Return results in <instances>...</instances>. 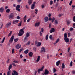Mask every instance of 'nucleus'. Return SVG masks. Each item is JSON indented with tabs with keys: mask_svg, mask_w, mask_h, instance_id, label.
<instances>
[{
	"mask_svg": "<svg viewBox=\"0 0 75 75\" xmlns=\"http://www.w3.org/2000/svg\"><path fill=\"white\" fill-rule=\"evenodd\" d=\"M65 42L67 43L69 42V38H67V33H65L64 34V39H63Z\"/></svg>",
	"mask_w": 75,
	"mask_h": 75,
	"instance_id": "1",
	"label": "nucleus"
},
{
	"mask_svg": "<svg viewBox=\"0 0 75 75\" xmlns=\"http://www.w3.org/2000/svg\"><path fill=\"white\" fill-rule=\"evenodd\" d=\"M24 30H23V29H21L19 31V34H18V36H21L22 35L24 34Z\"/></svg>",
	"mask_w": 75,
	"mask_h": 75,
	"instance_id": "2",
	"label": "nucleus"
},
{
	"mask_svg": "<svg viewBox=\"0 0 75 75\" xmlns=\"http://www.w3.org/2000/svg\"><path fill=\"white\" fill-rule=\"evenodd\" d=\"M29 36H30V34H29V33H26V37H25L24 38V42H26V40H27V39L28 38V37H29Z\"/></svg>",
	"mask_w": 75,
	"mask_h": 75,
	"instance_id": "3",
	"label": "nucleus"
},
{
	"mask_svg": "<svg viewBox=\"0 0 75 75\" xmlns=\"http://www.w3.org/2000/svg\"><path fill=\"white\" fill-rule=\"evenodd\" d=\"M14 17V14L13 13H10V15L8 16V17L9 18H13Z\"/></svg>",
	"mask_w": 75,
	"mask_h": 75,
	"instance_id": "4",
	"label": "nucleus"
},
{
	"mask_svg": "<svg viewBox=\"0 0 75 75\" xmlns=\"http://www.w3.org/2000/svg\"><path fill=\"white\" fill-rule=\"evenodd\" d=\"M44 70V66L42 67L40 69H38V74H40V71H42Z\"/></svg>",
	"mask_w": 75,
	"mask_h": 75,
	"instance_id": "5",
	"label": "nucleus"
},
{
	"mask_svg": "<svg viewBox=\"0 0 75 75\" xmlns=\"http://www.w3.org/2000/svg\"><path fill=\"white\" fill-rule=\"evenodd\" d=\"M42 52H45V49L43 47H42L41 50H40V53H42Z\"/></svg>",
	"mask_w": 75,
	"mask_h": 75,
	"instance_id": "6",
	"label": "nucleus"
},
{
	"mask_svg": "<svg viewBox=\"0 0 75 75\" xmlns=\"http://www.w3.org/2000/svg\"><path fill=\"white\" fill-rule=\"evenodd\" d=\"M55 31V29H54V28H52L51 29V30H50V33H54Z\"/></svg>",
	"mask_w": 75,
	"mask_h": 75,
	"instance_id": "7",
	"label": "nucleus"
},
{
	"mask_svg": "<svg viewBox=\"0 0 75 75\" xmlns=\"http://www.w3.org/2000/svg\"><path fill=\"white\" fill-rule=\"evenodd\" d=\"M12 75H18V73L16 71L13 70L12 74Z\"/></svg>",
	"mask_w": 75,
	"mask_h": 75,
	"instance_id": "8",
	"label": "nucleus"
},
{
	"mask_svg": "<svg viewBox=\"0 0 75 75\" xmlns=\"http://www.w3.org/2000/svg\"><path fill=\"white\" fill-rule=\"evenodd\" d=\"M20 5H18L16 6V10L18 12H19L20 11Z\"/></svg>",
	"mask_w": 75,
	"mask_h": 75,
	"instance_id": "9",
	"label": "nucleus"
},
{
	"mask_svg": "<svg viewBox=\"0 0 75 75\" xmlns=\"http://www.w3.org/2000/svg\"><path fill=\"white\" fill-rule=\"evenodd\" d=\"M10 25H11V22H10L7 23V24L6 25V27L8 28L10 27Z\"/></svg>",
	"mask_w": 75,
	"mask_h": 75,
	"instance_id": "10",
	"label": "nucleus"
},
{
	"mask_svg": "<svg viewBox=\"0 0 75 75\" xmlns=\"http://www.w3.org/2000/svg\"><path fill=\"white\" fill-rule=\"evenodd\" d=\"M18 20H14L13 21V22H12V23H13V24H16V23H18Z\"/></svg>",
	"mask_w": 75,
	"mask_h": 75,
	"instance_id": "11",
	"label": "nucleus"
},
{
	"mask_svg": "<svg viewBox=\"0 0 75 75\" xmlns=\"http://www.w3.org/2000/svg\"><path fill=\"white\" fill-rule=\"evenodd\" d=\"M36 4V3L35 2H33V4H32V5H31V9H34V7L35 6V4Z\"/></svg>",
	"mask_w": 75,
	"mask_h": 75,
	"instance_id": "12",
	"label": "nucleus"
},
{
	"mask_svg": "<svg viewBox=\"0 0 75 75\" xmlns=\"http://www.w3.org/2000/svg\"><path fill=\"white\" fill-rule=\"evenodd\" d=\"M16 49H19V48H21V45H20L19 44L16 45Z\"/></svg>",
	"mask_w": 75,
	"mask_h": 75,
	"instance_id": "13",
	"label": "nucleus"
},
{
	"mask_svg": "<svg viewBox=\"0 0 75 75\" xmlns=\"http://www.w3.org/2000/svg\"><path fill=\"white\" fill-rule=\"evenodd\" d=\"M14 37L12 36L10 38V40H9V42H11L13 40Z\"/></svg>",
	"mask_w": 75,
	"mask_h": 75,
	"instance_id": "14",
	"label": "nucleus"
},
{
	"mask_svg": "<svg viewBox=\"0 0 75 75\" xmlns=\"http://www.w3.org/2000/svg\"><path fill=\"white\" fill-rule=\"evenodd\" d=\"M49 74V71H47V70L45 69L44 72V74L48 75Z\"/></svg>",
	"mask_w": 75,
	"mask_h": 75,
	"instance_id": "15",
	"label": "nucleus"
},
{
	"mask_svg": "<svg viewBox=\"0 0 75 75\" xmlns=\"http://www.w3.org/2000/svg\"><path fill=\"white\" fill-rule=\"evenodd\" d=\"M44 20H45V22H47L48 21V20H49L48 19V17H45L44 18Z\"/></svg>",
	"mask_w": 75,
	"mask_h": 75,
	"instance_id": "16",
	"label": "nucleus"
},
{
	"mask_svg": "<svg viewBox=\"0 0 75 75\" xmlns=\"http://www.w3.org/2000/svg\"><path fill=\"white\" fill-rule=\"evenodd\" d=\"M71 23V21L70 20H67V25H69Z\"/></svg>",
	"mask_w": 75,
	"mask_h": 75,
	"instance_id": "17",
	"label": "nucleus"
},
{
	"mask_svg": "<svg viewBox=\"0 0 75 75\" xmlns=\"http://www.w3.org/2000/svg\"><path fill=\"white\" fill-rule=\"evenodd\" d=\"M40 24V22H38L37 23H36L35 24V27H38L39 26V25Z\"/></svg>",
	"mask_w": 75,
	"mask_h": 75,
	"instance_id": "18",
	"label": "nucleus"
},
{
	"mask_svg": "<svg viewBox=\"0 0 75 75\" xmlns=\"http://www.w3.org/2000/svg\"><path fill=\"white\" fill-rule=\"evenodd\" d=\"M60 63V61H58L57 62H56V66H58L59 65V63Z\"/></svg>",
	"mask_w": 75,
	"mask_h": 75,
	"instance_id": "19",
	"label": "nucleus"
},
{
	"mask_svg": "<svg viewBox=\"0 0 75 75\" xmlns=\"http://www.w3.org/2000/svg\"><path fill=\"white\" fill-rule=\"evenodd\" d=\"M59 41V38H58V39H57V40H56V42L53 43V44H54V45H56V43H58Z\"/></svg>",
	"mask_w": 75,
	"mask_h": 75,
	"instance_id": "20",
	"label": "nucleus"
},
{
	"mask_svg": "<svg viewBox=\"0 0 75 75\" xmlns=\"http://www.w3.org/2000/svg\"><path fill=\"white\" fill-rule=\"evenodd\" d=\"M4 11V9H3V7H2L1 8H0V12L3 13V12Z\"/></svg>",
	"mask_w": 75,
	"mask_h": 75,
	"instance_id": "21",
	"label": "nucleus"
},
{
	"mask_svg": "<svg viewBox=\"0 0 75 75\" xmlns=\"http://www.w3.org/2000/svg\"><path fill=\"white\" fill-rule=\"evenodd\" d=\"M31 3H32V0H28V4H29L30 5Z\"/></svg>",
	"mask_w": 75,
	"mask_h": 75,
	"instance_id": "22",
	"label": "nucleus"
},
{
	"mask_svg": "<svg viewBox=\"0 0 75 75\" xmlns=\"http://www.w3.org/2000/svg\"><path fill=\"white\" fill-rule=\"evenodd\" d=\"M33 56V53L32 52H30V53H29V56L30 57H31Z\"/></svg>",
	"mask_w": 75,
	"mask_h": 75,
	"instance_id": "23",
	"label": "nucleus"
},
{
	"mask_svg": "<svg viewBox=\"0 0 75 75\" xmlns=\"http://www.w3.org/2000/svg\"><path fill=\"white\" fill-rule=\"evenodd\" d=\"M28 51L29 50H25V51L24 52V53L25 54H26L28 53Z\"/></svg>",
	"mask_w": 75,
	"mask_h": 75,
	"instance_id": "24",
	"label": "nucleus"
},
{
	"mask_svg": "<svg viewBox=\"0 0 75 75\" xmlns=\"http://www.w3.org/2000/svg\"><path fill=\"white\" fill-rule=\"evenodd\" d=\"M62 68L63 69L65 68V64H64V63L62 64Z\"/></svg>",
	"mask_w": 75,
	"mask_h": 75,
	"instance_id": "25",
	"label": "nucleus"
},
{
	"mask_svg": "<svg viewBox=\"0 0 75 75\" xmlns=\"http://www.w3.org/2000/svg\"><path fill=\"white\" fill-rule=\"evenodd\" d=\"M10 10L8 8L7 9H6V13H8L10 12Z\"/></svg>",
	"mask_w": 75,
	"mask_h": 75,
	"instance_id": "26",
	"label": "nucleus"
},
{
	"mask_svg": "<svg viewBox=\"0 0 75 75\" xmlns=\"http://www.w3.org/2000/svg\"><path fill=\"white\" fill-rule=\"evenodd\" d=\"M55 20V18H54L53 17L52 18V19H51V21H51V23H52L54 21H54Z\"/></svg>",
	"mask_w": 75,
	"mask_h": 75,
	"instance_id": "27",
	"label": "nucleus"
},
{
	"mask_svg": "<svg viewBox=\"0 0 75 75\" xmlns=\"http://www.w3.org/2000/svg\"><path fill=\"white\" fill-rule=\"evenodd\" d=\"M26 21V16H25L24 17V22H25V21Z\"/></svg>",
	"mask_w": 75,
	"mask_h": 75,
	"instance_id": "28",
	"label": "nucleus"
},
{
	"mask_svg": "<svg viewBox=\"0 0 75 75\" xmlns=\"http://www.w3.org/2000/svg\"><path fill=\"white\" fill-rule=\"evenodd\" d=\"M40 59V56L38 57V58H37V62H39Z\"/></svg>",
	"mask_w": 75,
	"mask_h": 75,
	"instance_id": "29",
	"label": "nucleus"
},
{
	"mask_svg": "<svg viewBox=\"0 0 75 75\" xmlns=\"http://www.w3.org/2000/svg\"><path fill=\"white\" fill-rule=\"evenodd\" d=\"M12 67V66H11V64L9 66V67H8V70H10V69Z\"/></svg>",
	"mask_w": 75,
	"mask_h": 75,
	"instance_id": "30",
	"label": "nucleus"
},
{
	"mask_svg": "<svg viewBox=\"0 0 75 75\" xmlns=\"http://www.w3.org/2000/svg\"><path fill=\"white\" fill-rule=\"evenodd\" d=\"M12 33V32L11 31H10V33L8 34V37H9L11 35V33Z\"/></svg>",
	"mask_w": 75,
	"mask_h": 75,
	"instance_id": "31",
	"label": "nucleus"
},
{
	"mask_svg": "<svg viewBox=\"0 0 75 75\" xmlns=\"http://www.w3.org/2000/svg\"><path fill=\"white\" fill-rule=\"evenodd\" d=\"M53 73H54L56 72V69H55V68H53Z\"/></svg>",
	"mask_w": 75,
	"mask_h": 75,
	"instance_id": "32",
	"label": "nucleus"
},
{
	"mask_svg": "<svg viewBox=\"0 0 75 75\" xmlns=\"http://www.w3.org/2000/svg\"><path fill=\"white\" fill-rule=\"evenodd\" d=\"M18 40V38H16V39H14V42L15 43Z\"/></svg>",
	"mask_w": 75,
	"mask_h": 75,
	"instance_id": "33",
	"label": "nucleus"
},
{
	"mask_svg": "<svg viewBox=\"0 0 75 75\" xmlns=\"http://www.w3.org/2000/svg\"><path fill=\"white\" fill-rule=\"evenodd\" d=\"M41 45V43L40 42H38L37 44V46L39 47Z\"/></svg>",
	"mask_w": 75,
	"mask_h": 75,
	"instance_id": "34",
	"label": "nucleus"
},
{
	"mask_svg": "<svg viewBox=\"0 0 75 75\" xmlns=\"http://www.w3.org/2000/svg\"><path fill=\"white\" fill-rule=\"evenodd\" d=\"M49 35L47 34V35H46V36L45 37V39L46 40H47L48 39V36Z\"/></svg>",
	"mask_w": 75,
	"mask_h": 75,
	"instance_id": "35",
	"label": "nucleus"
},
{
	"mask_svg": "<svg viewBox=\"0 0 75 75\" xmlns=\"http://www.w3.org/2000/svg\"><path fill=\"white\" fill-rule=\"evenodd\" d=\"M30 44V41H29L27 42V43H26V45H29Z\"/></svg>",
	"mask_w": 75,
	"mask_h": 75,
	"instance_id": "36",
	"label": "nucleus"
},
{
	"mask_svg": "<svg viewBox=\"0 0 75 75\" xmlns=\"http://www.w3.org/2000/svg\"><path fill=\"white\" fill-rule=\"evenodd\" d=\"M72 0L70 1V3H69V6H71L72 5Z\"/></svg>",
	"mask_w": 75,
	"mask_h": 75,
	"instance_id": "37",
	"label": "nucleus"
},
{
	"mask_svg": "<svg viewBox=\"0 0 75 75\" xmlns=\"http://www.w3.org/2000/svg\"><path fill=\"white\" fill-rule=\"evenodd\" d=\"M73 21L75 22V16H74V17H73Z\"/></svg>",
	"mask_w": 75,
	"mask_h": 75,
	"instance_id": "38",
	"label": "nucleus"
},
{
	"mask_svg": "<svg viewBox=\"0 0 75 75\" xmlns=\"http://www.w3.org/2000/svg\"><path fill=\"white\" fill-rule=\"evenodd\" d=\"M5 39V37H4V38H3L2 41H1V42L2 43H3V42H4V39Z\"/></svg>",
	"mask_w": 75,
	"mask_h": 75,
	"instance_id": "39",
	"label": "nucleus"
},
{
	"mask_svg": "<svg viewBox=\"0 0 75 75\" xmlns=\"http://www.w3.org/2000/svg\"><path fill=\"white\" fill-rule=\"evenodd\" d=\"M72 61H71L70 63V66L72 67Z\"/></svg>",
	"mask_w": 75,
	"mask_h": 75,
	"instance_id": "40",
	"label": "nucleus"
},
{
	"mask_svg": "<svg viewBox=\"0 0 75 75\" xmlns=\"http://www.w3.org/2000/svg\"><path fill=\"white\" fill-rule=\"evenodd\" d=\"M21 21L20 22V23L19 24V25H18V27H20L21 26Z\"/></svg>",
	"mask_w": 75,
	"mask_h": 75,
	"instance_id": "41",
	"label": "nucleus"
},
{
	"mask_svg": "<svg viewBox=\"0 0 75 75\" xmlns=\"http://www.w3.org/2000/svg\"><path fill=\"white\" fill-rule=\"evenodd\" d=\"M52 2L53 1H50V5H52Z\"/></svg>",
	"mask_w": 75,
	"mask_h": 75,
	"instance_id": "42",
	"label": "nucleus"
},
{
	"mask_svg": "<svg viewBox=\"0 0 75 75\" xmlns=\"http://www.w3.org/2000/svg\"><path fill=\"white\" fill-rule=\"evenodd\" d=\"M73 30V28H70V31H72V30Z\"/></svg>",
	"mask_w": 75,
	"mask_h": 75,
	"instance_id": "43",
	"label": "nucleus"
},
{
	"mask_svg": "<svg viewBox=\"0 0 75 75\" xmlns=\"http://www.w3.org/2000/svg\"><path fill=\"white\" fill-rule=\"evenodd\" d=\"M51 23H50L49 25V28H51Z\"/></svg>",
	"mask_w": 75,
	"mask_h": 75,
	"instance_id": "44",
	"label": "nucleus"
},
{
	"mask_svg": "<svg viewBox=\"0 0 75 75\" xmlns=\"http://www.w3.org/2000/svg\"><path fill=\"white\" fill-rule=\"evenodd\" d=\"M10 71H8V72H7V75H10Z\"/></svg>",
	"mask_w": 75,
	"mask_h": 75,
	"instance_id": "45",
	"label": "nucleus"
},
{
	"mask_svg": "<svg viewBox=\"0 0 75 75\" xmlns=\"http://www.w3.org/2000/svg\"><path fill=\"white\" fill-rule=\"evenodd\" d=\"M41 32H41L42 33H43V32H44V29L43 28H42L41 29Z\"/></svg>",
	"mask_w": 75,
	"mask_h": 75,
	"instance_id": "46",
	"label": "nucleus"
},
{
	"mask_svg": "<svg viewBox=\"0 0 75 75\" xmlns=\"http://www.w3.org/2000/svg\"><path fill=\"white\" fill-rule=\"evenodd\" d=\"M72 74H75V71L74 70L72 71Z\"/></svg>",
	"mask_w": 75,
	"mask_h": 75,
	"instance_id": "47",
	"label": "nucleus"
},
{
	"mask_svg": "<svg viewBox=\"0 0 75 75\" xmlns=\"http://www.w3.org/2000/svg\"><path fill=\"white\" fill-rule=\"evenodd\" d=\"M49 38L51 40H52V35L49 36Z\"/></svg>",
	"mask_w": 75,
	"mask_h": 75,
	"instance_id": "48",
	"label": "nucleus"
},
{
	"mask_svg": "<svg viewBox=\"0 0 75 75\" xmlns=\"http://www.w3.org/2000/svg\"><path fill=\"white\" fill-rule=\"evenodd\" d=\"M12 64V65H13V66L15 67L16 66V64H15V63H13Z\"/></svg>",
	"mask_w": 75,
	"mask_h": 75,
	"instance_id": "49",
	"label": "nucleus"
},
{
	"mask_svg": "<svg viewBox=\"0 0 75 75\" xmlns=\"http://www.w3.org/2000/svg\"><path fill=\"white\" fill-rule=\"evenodd\" d=\"M54 23H56V24H58V21L56 20H55Z\"/></svg>",
	"mask_w": 75,
	"mask_h": 75,
	"instance_id": "50",
	"label": "nucleus"
},
{
	"mask_svg": "<svg viewBox=\"0 0 75 75\" xmlns=\"http://www.w3.org/2000/svg\"><path fill=\"white\" fill-rule=\"evenodd\" d=\"M56 1L58 2L59 1V0H54V3H56Z\"/></svg>",
	"mask_w": 75,
	"mask_h": 75,
	"instance_id": "51",
	"label": "nucleus"
},
{
	"mask_svg": "<svg viewBox=\"0 0 75 75\" xmlns=\"http://www.w3.org/2000/svg\"><path fill=\"white\" fill-rule=\"evenodd\" d=\"M51 13L49 14V15H48V16L49 18H50V17H51Z\"/></svg>",
	"mask_w": 75,
	"mask_h": 75,
	"instance_id": "52",
	"label": "nucleus"
},
{
	"mask_svg": "<svg viewBox=\"0 0 75 75\" xmlns=\"http://www.w3.org/2000/svg\"><path fill=\"white\" fill-rule=\"evenodd\" d=\"M14 51V49H12V54H13Z\"/></svg>",
	"mask_w": 75,
	"mask_h": 75,
	"instance_id": "53",
	"label": "nucleus"
},
{
	"mask_svg": "<svg viewBox=\"0 0 75 75\" xmlns=\"http://www.w3.org/2000/svg\"><path fill=\"white\" fill-rule=\"evenodd\" d=\"M73 28H75V23H73Z\"/></svg>",
	"mask_w": 75,
	"mask_h": 75,
	"instance_id": "54",
	"label": "nucleus"
},
{
	"mask_svg": "<svg viewBox=\"0 0 75 75\" xmlns=\"http://www.w3.org/2000/svg\"><path fill=\"white\" fill-rule=\"evenodd\" d=\"M13 62H14V63H18V61H13Z\"/></svg>",
	"mask_w": 75,
	"mask_h": 75,
	"instance_id": "55",
	"label": "nucleus"
},
{
	"mask_svg": "<svg viewBox=\"0 0 75 75\" xmlns=\"http://www.w3.org/2000/svg\"><path fill=\"white\" fill-rule=\"evenodd\" d=\"M21 1H22V0H18L17 1V2L19 3V2H21Z\"/></svg>",
	"mask_w": 75,
	"mask_h": 75,
	"instance_id": "56",
	"label": "nucleus"
},
{
	"mask_svg": "<svg viewBox=\"0 0 75 75\" xmlns=\"http://www.w3.org/2000/svg\"><path fill=\"white\" fill-rule=\"evenodd\" d=\"M33 50L35 52H36V48L35 47H33Z\"/></svg>",
	"mask_w": 75,
	"mask_h": 75,
	"instance_id": "57",
	"label": "nucleus"
},
{
	"mask_svg": "<svg viewBox=\"0 0 75 75\" xmlns=\"http://www.w3.org/2000/svg\"><path fill=\"white\" fill-rule=\"evenodd\" d=\"M30 18L28 19L27 20V23H29V22H30Z\"/></svg>",
	"mask_w": 75,
	"mask_h": 75,
	"instance_id": "58",
	"label": "nucleus"
},
{
	"mask_svg": "<svg viewBox=\"0 0 75 75\" xmlns=\"http://www.w3.org/2000/svg\"><path fill=\"white\" fill-rule=\"evenodd\" d=\"M17 19H20V17H19V16H17Z\"/></svg>",
	"mask_w": 75,
	"mask_h": 75,
	"instance_id": "59",
	"label": "nucleus"
},
{
	"mask_svg": "<svg viewBox=\"0 0 75 75\" xmlns=\"http://www.w3.org/2000/svg\"><path fill=\"white\" fill-rule=\"evenodd\" d=\"M52 18H49L48 20L49 21H51V20H52Z\"/></svg>",
	"mask_w": 75,
	"mask_h": 75,
	"instance_id": "60",
	"label": "nucleus"
},
{
	"mask_svg": "<svg viewBox=\"0 0 75 75\" xmlns=\"http://www.w3.org/2000/svg\"><path fill=\"white\" fill-rule=\"evenodd\" d=\"M23 51V49H21L19 50V52L20 53L21 52V51Z\"/></svg>",
	"mask_w": 75,
	"mask_h": 75,
	"instance_id": "61",
	"label": "nucleus"
},
{
	"mask_svg": "<svg viewBox=\"0 0 75 75\" xmlns=\"http://www.w3.org/2000/svg\"><path fill=\"white\" fill-rule=\"evenodd\" d=\"M37 71H35V75H37Z\"/></svg>",
	"mask_w": 75,
	"mask_h": 75,
	"instance_id": "62",
	"label": "nucleus"
},
{
	"mask_svg": "<svg viewBox=\"0 0 75 75\" xmlns=\"http://www.w3.org/2000/svg\"><path fill=\"white\" fill-rule=\"evenodd\" d=\"M23 61H24V62H26V59H24V60H23Z\"/></svg>",
	"mask_w": 75,
	"mask_h": 75,
	"instance_id": "63",
	"label": "nucleus"
},
{
	"mask_svg": "<svg viewBox=\"0 0 75 75\" xmlns=\"http://www.w3.org/2000/svg\"><path fill=\"white\" fill-rule=\"evenodd\" d=\"M75 7V6H72V8H74Z\"/></svg>",
	"mask_w": 75,
	"mask_h": 75,
	"instance_id": "64",
	"label": "nucleus"
}]
</instances>
